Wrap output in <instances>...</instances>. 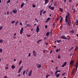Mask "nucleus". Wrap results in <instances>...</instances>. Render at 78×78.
<instances>
[{"instance_id": "54", "label": "nucleus", "mask_w": 78, "mask_h": 78, "mask_svg": "<svg viewBox=\"0 0 78 78\" xmlns=\"http://www.w3.org/2000/svg\"><path fill=\"white\" fill-rule=\"evenodd\" d=\"M46 13V11H44L43 12V14H45V13Z\"/></svg>"}, {"instance_id": "55", "label": "nucleus", "mask_w": 78, "mask_h": 78, "mask_svg": "<svg viewBox=\"0 0 78 78\" xmlns=\"http://www.w3.org/2000/svg\"><path fill=\"white\" fill-rule=\"evenodd\" d=\"M52 52H53V50H51L50 51V53H52Z\"/></svg>"}, {"instance_id": "25", "label": "nucleus", "mask_w": 78, "mask_h": 78, "mask_svg": "<svg viewBox=\"0 0 78 78\" xmlns=\"http://www.w3.org/2000/svg\"><path fill=\"white\" fill-rule=\"evenodd\" d=\"M11 2V0H8L6 3V4H8V3H9V2Z\"/></svg>"}, {"instance_id": "1", "label": "nucleus", "mask_w": 78, "mask_h": 78, "mask_svg": "<svg viewBox=\"0 0 78 78\" xmlns=\"http://www.w3.org/2000/svg\"><path fill=\"white\" fill-rule=\"evenodd\" d=\"M74 62H75L74 61V60H71L69 63V64L70 66L72 67V66H73V64L74 63Z\"/></svg>"}, {"instance_id": "24", "label": "nucleus", "mask_w": 78, "mask_h": 78, "mask_svg": "<svg viewBox=\"0 0 78 78\" xmlns=\"http://www.w3.org/2000/svg\"><path fill=\"white\" fill-rule=\"evenodd\" d=\"M78 46H76V48L75 49L74 51H76V50H78Z\"/></svg>"}, {"instance_id": "19", "label": "nucleus", "mask_w": 78, "mask_h": 78, "mask_svg": "<svg viewBox=\"0 0 78 78\" xmlns=\"http://www.w3.org/2000/svg\"><path fill=\"white\" fill-rule=\"evenodd\" d=\"M15 67L16 66L14 65H12V69H14Z\"/></svg>"}, {"instance_id": "35", "label": "nucleus", "mask_w": 78, "mask_h": 78, "mask_svg": "<svg viewBox=\"0 0 78 78\" xmlns=\"http://www.w3.org/2000/svg\"><path fill=\"white\" fill-rule=\"evenodd\" d=\"M65 66H66V64H67V62H64V63L63 64Z\"/></svg>"}, {"instance_id": "28", "label": "nucleus", "mask_w": 78, "mask_h": 78, "mask_svg": "<svg viewBox=\"0 0 78 78\" xmlns=\"http://www.w3.org/2000/svg\"><path fill=\"white\" fill-rule=\"evenodd\" d=\"M3 40H0V43H3Z\"/></svg>"}, {"instance_id": "62", "label": "nucleus", "mask_w": 78, "mask_h": 78, "mask_svg": "<svg viewBox=\"0 0 78 78\" xmlns=\"http://www.w3.org/2000/svg\"><path fill=\"white\" fill-rule=\"evenodd\" d=\"M9 66V65H8V64H6V67H8Z\"/></svg>"}, {"instance_id": "39", "label": "nucleus", "mask_w": 78, "mask_h": 78, "mask_svg": "<svg viewBox=\"0 0 78 78\" xmlns=\"http://www.w3.org/2000/svg\"><path fill=\"white\" fill-rule=\"evenodd\" d=\"M26 36H28V37H30V36H31V35H28V34H27V35H26Z\"/></svg>"}, {"instance_id": "10", "label": "nucleus", "mask_w": 78, "mask_h": 78, "mask_svg": "<svg viewBox=\"0 0 78 78\" xmlns=\"http://www.w3.org/2000/svg\"><path fill=\"white\" fill-rule=\"evenodd\" d=\"M50 34V32L48 31L46 33V35L47 36V37H48V36H49V35Z\"/></svg>"}, {"instance_id": "41", "label": "nucleus", "mask_w": 78, "mask_h": 78, "mask_svg": "<svg viewBox=\"0 0 78 78\" xmlns=\"http://www.w3.org/2000/svg\"><path fill=\"white\" fill-rule=\"evenodd\" d=\"M61 58V56H59V55H58V59H60Z\"/></svg>"}, {"instance_id": "12", "label": "nucleus", "mask_w": 78, "mask_h": 78, "mask_svg": "<svg viewBox=\"0 0 78 78\" xmlns=\"http://www.w3.org/2000/svg\"><path fill=\"white\" fill-rule=\"evenodd\" d=\"M26 26L27 27H31V25L27 24L26 25Z\"/></svg>"}, {"instance_id": "30", "label": "nucleus", "mask_w": 78, "mask_h": 78, "mask_svg": "<svg viewBox=\"0 0 78 78\" xmlns=\"http://www.w3.org/2000/svg\"><path fill=\"white\" fill-rule=\"evenodd\" d=\"M75 71V69H73L72 70V72H73V73H74Z\"/></svg>"}, {"instance_id": "22", "label": "nucleus", "mask_w": 78, "mask_h": 78, "mask_svg": "<svg viewBox=\"0 0 78 78\" xmlns=\"http://www.w3.org/2000/svg\"><path fill=\"white\" fill-rule=\"evenodd\" d=\"M59 76H60V74H58L57 75L56 77H57V78H58V77H59Z\"/></svg>"}, {"instance_id": "43", "label": "nucleus", "mask_w": 78, "mask_h": 78, "mask_svg": "<svg viewBox=\"0 0 78 78\" xmlns=\"http://www.w3.org/2000/svg\"><path fill=\"white\" fill-rule=\"evenodd\" d=\"M58 51H59V49H57L56 50V52H58Z\"/></svg>"}, {"instance_id": "4", "label": "nucleus", "mask_w": 78, "mask_h": 78, "mask_svg": "<svg viewBox=\"0 0 78 78\" xmlns=\"http://www.w3.org/2000/svg\"><path fill=\"white\" fill-rule=\"evenodd\" d=\"M33 53L34 56H35V57H36V56H37V52H36V51H33Z\"/></svg>"}, {"instance_id": "20", "label": "nucleus", "mask_w": 78, "mask_h": 78, "mask_svg": "<svg viewBox=\"0 0 78 78\" xmlns=\"http://www.w3.org/2000/svg\"><path fill=\"white\" fill-rule=\"evenodd\" d=\"M54 6H57V2H54Z\"/></svg>"}, {"instance_id": "56", "label": "nucleus", "mask_w": 78, "mask_h": 78, "mask_svg": "<svg viewBox=\"0 0 78 78\" xmlns=\"http://www.w3.org/2000/svg\"><path fill=\"white\" fill-rule=\"evenodd\" d=\"M5 69H8V67H5Z\"/></svg>"}, {"instance_id": "40", "label": "nucleus", "mask_w": 78, "mask_h": 78, "mask_svg": "<svg viewBox=\"0 0 78 78\" xmlns=\"http://www.w3.org/2000/svg\"><path fill=\"white\" fill-rule=\"evenodd\" d=\"M2 49H0V53H2Z\"/></svg>"}, {"instance_id": "3", "label": "nucleus", "mask_w": 78, "mask_h": 78, "mask_svg": "<svg viewBox=\"0 0 78 78\" xmlns=\"http://www.w3.org/2000/svg\"><path fill=\"white\" fill-rule=\"evenodd\" d=\"M76 65H75V66L76 67V71L77 70V69H78V60H77L76 62Z\"/></svg>"}, {"instance_id": "50", "label": "nucleus", "mask_w": 78, "mask_h": 78, "mask_svg": "<svg viewBox=\"0 0 78 78\" xmlns=\"http://www.w3.org/2000/svg\"><path fill=\"white\" fill-rule=\"evenodd\" d=\"M28 23V21H26V22L25 23V24H26Z\"/></svg>"}, {"instance_id": "53", "label": "nucleus", "mask_w": 78, "mask_h": 78, "mask_svg": "<svg viewBox=\"0 0 78 78\" xmlns=\"http://www.w3.org/2000/svg\"><path fill=\"white\" fill-rule=\"evenodd\" d=\"M75 10L74 9H73V13H75Z\"/></svg>"}, {"instance_id": "61", "label": "nucleus", "mask_w": 78, "mask_h": 78, "mask_svg": "<svg viewBox=\"0 0 78 78\" xmlns=\"http://www.w3.org/2000/svg\"><path fill=\"white\" fill-rule=\"evenodd\" d=\"M76 23H78V20H76Z\"/></svg>"}, {"instance_id": "45", "label": "nucleus", "mask_w": 78, "mask_h": 78, "mask_svg": "<svg viewBox=\"0 0 78 78\" xmlns=\"http://www.w3.org/2000/svg\"><path fill=\"white\" fill-rule=\"evenodd\" d=\"M45 27L46 29H47V25H45Z\"/></svg>"}, {"instance_id": "48", "label": "nucleus", "mask_w": 78, "mask_h": 78, "mask_svg": "<svg viewBox=\"0 0 78 78\" xmlns=\"http://www.w3.org/2000/svg\"><path fill=\"white\" fill-rule=\"evenodd\" d=\"M45 50L44 49L43 51V53H45Z\"/></svg>"}, {"instance_id": "60", "label": "nucleus", "mask_w": 78, "mask_h": 78, "mask_svg": "<svg viewBox=\"0 0 78 78\" xmlns=\"http://www.w3.org/2000/svg\"><path fill=\"white\" fill-rule=\"evenodd\" d=\"M64 66H65L63 64V65L62 66V67H64Z\"/></svg>"}, {"instance_id": "31", "label": "nucleus", "mask_w": 78, "mask_h": 78, "mask_svg": "<svg viewBox=\"0 0 78 78\" xmlns=\"http://www.w3.org/2000/svg\"><path fill=\"white\" fill-rule=\"evenodd\" d=\"M18 21H17L15 24L16 26H17V23H18Z\"/></svg>"}, {"instance_id": "18", "label": "nucleus", "mask_w": 78, "mask_h": 78, "mask_svg": "<svg viewBox=\"0 0 78 78\" xmlns=\"http://www.w3.org/2000/svg\"><path fill=\"white\" fill-rule=\"evenodd\" d=\"M59 10L61 12H62V11L63 10L61 8H59Z\"/></svg>"}, {"instance_id": "5", "label": "nucleus", "mask_w": 78, "mask_h": 78, "mask_svg": "<svg viewBox=\"0 0 78 78\" xmlns=\"http://www.w3.org/2000/svg\"><path fill=\"white\" fill-rule=\"evenodd\" d=\"M23 31V27H22L20 30V34H22Z\"/></svg>"}, {"instance_id": "58", "label": "nucleus", "mask_w": 78, "mask_h": 78, "mask_svg": "<svg viewBox=\"0 0 78 78\" xmlns=\"http://www.w3.org/2000/svg\"><path fill=\"white\" fill-rule=\"evenodd\" d=\"M9 14V12H7V15H8Z\"/></svg>"}, {"instance_id": "36", "label": "nucleus", "mask_w": 78, "mask_h": 78, "mask_svg": "<svg viewBox=\"0 0 78 78\" xmlns=\"http://www.w3.org/2000/svg\"><path fill=\"white\" fill-rule=\"evenodd\" d=\"M32 7L33 8H35L36 7V5H34V4H33L32 5Z\"/></svg>"}, {"instance_id": "15", "label": "nucleus", "mask_w": 78, "mask_h": 78, "mask_svg": "<svg viewBox=\"0 0 78 78\" xmlns=\"http://www.w3.org/2000/svg\"><path fill=\"white\" fill-rule=\"evenodd\" d=\"M44 2H45L44 4H47V3H48V2H49V1H48V0H45Z\"/></svg>"}, {"instance_id": "9", "label": "nucleus", "mask_w": 78, "mask_h": 78, "mask_svg": "<svg viewBox=\"0 0 78 78\" xmlns=\"http://www.w3.org/2000/svg\"><path fill=\"white\" fill-rule=\"evenodd\" d=\"M39 25L37 26L36 28V32L37 33H39Z\"/></svg>"}, {"instance_id": "44", "label": "nucleus", "mask_w": 78, "mask_h": 78, "mask_svg": "<svg viewBox=\"0 0 78 78\" xmlns=\"http://www.w3.org/2000/svg\"><path fill=\"white\" fill-rule=\"evenodd\" d=\"M50 76V75H47L46 76V78H48V76Z\"/></svg>"}, {"instance_id": "21", "label": "nucleus", "mask_w": 78, "mask_h": 78, "mask_svg": "<svg viewBox=\"0 0 78 78\" xmlns=\"http://www.w3.org/2000/svg\"><path fill=\"white\" fill-rule=\"evenodd\" d=\"M57 42L58 43H60V42H61V40H57Z\"/></svg>"}, {"instance_id": "13", "label": "nucleus", "mask_w": 78, "mask_h": 78, "mask_svg": "<svg viewBox=\"0 0 78 78\" xmlns=\"http://www.w3.org/2000/svg\"><path fill=\"white\" fill-rule=\"evenodd\" d=\"M66 23H68V25L69 26H70V23H69V20L68 21H65Z\"/></svg>"}, {"instance_id": "26", "label": "nucleus", "mask_w": 78, "mask_h": 78, "mask_svg": "<svg viewBox=\"0 0 78 78\" xmlns=\"http://www.w3.org/2000/svg\"><path fill=\"white\" fill-rule=\"evenodd\" d=\"M21 70H22V69L20 68L18 71V73H20V72H21Z\"/></svg>"}, {"instance_id": "2", "label": "nucleus", "mask_w": 78, "mask_h": 78, "mask_svg": "<svg viewBox=\"0 0 78 78\" xmlns=\"http://www.w3.org/2000/svg\"><path fill=\"white\" fill-rule=\"evenodd\" d=\"M32 72H33V70H31L28 73V75L29 76H31V74H32Z\"/></svg>"}, {"instance_id": "32", "label": "nucleus", "mask_w": 78, "mask_h": 78, "mask_svg": "<svg viewBox=\"0 0 78 78\" xmlns=\"http://www.w3.org/2000/svg\"><path fill=\"white\" fill-rule=\"evenodd\" d=\"M2 29H3V27L1 26V27H0V30H2Z\"/></svg>"}, {"instance_id": "37", "label": "nucleus", "mask_w": 78, "mask_h": 78, "mask_svg": "<svg viewBox=\"0 0 78 78\" xmlns=\"http://www.w3.org/2000/svg\"><path fill=\"white\" fill-rule=\"evenodd\" d=\"M15 23V21L13 20L12 21V23Z\"/></svg>"}, {"instance_id": "38", "label": "nucleus", "mask_w": 78, "mask_h": 78, "mask_svg": "<svg viewBox=\"0 0 78 78\" xmlns=\"http://www.w3.org/2000/svg\"><path fill=\"white\" fill-rule=\"evenodd\" d=\"M30 56H31V53H30L28 54V57H30Z\"/></svg>"}, {"instance_id": "59", "label": "nucleus", "mask_w": 78, "mask_h": 78, "mask_svg": "<svg viewBox=\"0 0 78 78\" xmlns=\"http://www.w3.org/2000/svg\"><path fill=\"white\" fill-rule=\"evenodd\" d=\"M12 14V12L11 11V12H10V15H11V14Z\"/></svg>"}, {"instance_id": "14", "label": "nucleus", "mask_w": 78, "mask_h": 78, "mask_svg": "<svg viewBox=\"0 0 78 78\" xmlns=\"http://www.w3.org/2000/svg\"><path fill=\"white\" fill-rule=\"evenodd\" d=\"M37 67L38 68H41V65L40 64H37Z\"/></svg>"}, {"instance_id": "27", "label": "nucleus", "mask_w": 78, "mask_h": 78, "mask_svg": "<svg viewBox=\"0 0 78 78\" xmlns=\"http://www.w3.org/2000/svg\"><path fill=\"white\" fill-rule=\"evenodd\" d=\"M45 44L46 45H48V43L47 42H45Z\"/></svg>"}, {"instance_id": "11", "label": "nucleus", "mask_w": 78, "mask_h": 78, "mask_svg": "<svg viewBox=\"0 0 78 78\" xmlns=\"http://www.w3.org/2000/svg\"><path fill=\"white\" fill-rule=\"evenodd\" d=\"M13 13L15 14H16V13L17 12V10L16 9H15L14 10H13Z\"/></svg>"}, {"instance_id": "42", "label": "nucleus", "mask_w": 78, "mask_h": 78, "mask_svg": "<svg viewBox=\"0 0 78 78\" xmlns=\"http://www.w3.org/2000/svg\"><path fill=\"white\" fill-rule=\"evenodd\" d=\"M55 25H56V24H55V23H54L52 25V27H55Z\"/></svg>"}, {"instance_id": "63", "label": "nucleus", "mask_w": 78, "mask_h": 78, "mask_svg": "<svg viewBox=\"0 0 78 78\" xmlns=\"http://www.w3.org/2000/svg\"><path fill=\"white\" fill-rule=\"evenodd\" d=\"M65 75V73H63V74H62V76H64V75Z\"/></svg>"}, {"instance_id": "47", "label": "nucleus", "mask_w": 78, "mask_h": 78, "mask_svg": "<svg viewBox=\"0 0 78 78\" xmlns=\"http://www.w3.org/2000/svg\"><path fill=\"white\" fill-rule=\"evenodd\" d=\"M45 22V23H48V21L47 20H46Z\"/></svg>"}, {"instance_id": "8", "label": "nucleus", "mask_w": 78, "mask_h": 78, "mask_svg": "<svg viewBox=\"0 0 78 78\" xmlns=\"http://www.w3.org/2000/svg\"><path fill=\"white\" fill-rule=\"evenodd\" d=\"M61 38L63 39H67L68 38L66 37L65 35H63L61 36Z\"/></svg>"}, {"instance_id": "49", "label": "nucleus", "mask_w": 78, "mask_h": 78, "mask_svg": "<svg viewBox=\"0 0 78 78\" xmlns=\"http://www.w3.org/2000/svg\"><path fill=\"white\" fill-rule=\"evenodd\" d=\"M71 32L72 33H74V31H73V30H71Z\"/></svg>"}, {"instance_id": "33", "label": "nucleus", "mask_w": 78, "mask_h": 78, "mask_svg": "<svg viewBox=\"0 0 78 78\" xmlns=\"http://www.w3.org/2000/svg\"><path fill=\"white\" fill-rule=\"evenodd\" d=\"M68 19H70V14L69 13H68Z\"/></svg>"}, {"instance_id": "23", "label": "nucleus", "mask_w": 78, "mask_h": 78, "mask_svg": "<svg viewBox=\"0 0 78 78\" xmlns=\"http://www.w3.org/2000/svg\"><path fill=\"white\" fill-rule=\"evenodd\" d=\"M22 60L20 61L19 63V65H20V64H21V63H22Z\"/></svg>"}, {"instance_id": "46", "label": "nucleus", "mask_w": 78, "mask_h": 78, "mask_svg": "<svg viewBox=\"0 0 78 78\" xmlns=\"http://www.w3.org/2000/svg\"><path fill=\"white\" fill-rule=\"evenodd\" d=\"M28 72V69H27L26 72V74H27V73Z\"/></svg>"}, {"instance_id": "16", "label": "nucleus", "mask_w": 78, "mask_h": 78, "mask_svg": "<svg viewBox=\"0 0 78 78\" xmlns=\"http://www.w3.org/2000/svg\"><path fill=\"white\" fill-rule=\"evenodd\" d=\"M23 6H24V2L22 3L21 5V8H22L23 7Z\"/></svg>"}, {"instance_id": "64", "label": "nucleus", "mask_w": 78, "mask_h": 78, "mask_svg": "<svg viewBox=\"0 0 78 78\" xmlns=\"http://www.w3.org/2000/svg\"><path fill=\"white\" fill-rule=\"evenodd\" d=\"M58 69V67H56L55 68L56 70H57Z\"/></svg>"}, {"instance_id": "51", "label": "nucleus", "mask_w": 78, "mask_h": 78, "mask_svg": "<svg viewBox=\"0 0 78 78\" xmlns=\"http://www.w3.org/2000/svg\"><path fill=\"white\" fill-rule=\"evenodd\" d=\"M59 19V18H57V19H56L55 20V21H57V20H58Z\"/></svg>"}, {"instance_id": "34", "label": "nucleus", "mask_w": 78, "mask_h": 78, "mask_svg": "<svg viewBox=\"0 0 78 78\" xmlns=\"http://www.w3.org/2000/svg\"><path fill=\"white\" fill-rule=\"evenodd\" d=\"M25 72H26V70H25L24 71H23V74L25 75Z\"/></svg>"}, {"instance_id": "7", "label": "nucleus", "mask_w": 78, "mask_h": 78, "mask_svg": "<svg viewBox=\"0 0 78 78\" xmlns=\"http://www.w3.org/2000/svg\"><path fill=\"white\" fill-rule=\"evenodd\" d=\"M48 8H50L51 10H53L54 9H55V7H53L50 6H48Z\"/></svg>"}, {"instance_id": "6", "label": "nucleus", "mask_w": 78, "mask_h": 78, "mask_svg": "<svg viewBox=\"0 0 78 78\" xmlns=\"http://www.w3.org/2000/svg\"><path fill=\"white\" fill-rule=\"evenodd\" d=\"M69 17L68 15H66L65 17V21H67L68 20H69V19H68V17Z\"/></svg>"}, {"instance_id": "57", "label": "nucleus", "mask_w": 78, "mask_h": 78, "mask_svg": "<svg viewBox=\"0 0 78 78\" xmlns=\"http://www.w3.org/2000/svg\"><path fill=\"white\" fill-rule=\"evenodd\" d=\"M58 71H57L55 73V75H56V74H57V73H58Z\"/></svg>"}, {"instance_id": "29", "label": "nucleus", "mask_w": 78, "mask_h": 78, "mask_svg": "<svg viewBox=\"0 0 78 78\" xmlns=\"http://www.w3.org/2000/svg\"><path fill=\"white\" fill-rule=\"evenodd\" d=\"M46 20H47L49 21V20H50V18L49 17Z\"/></svg>"}, {"instance_id": "52", "label": "nucleus", "mask_w": 78, "mask_h": 78, "mask_svg": "<svg viewBox=\"0 0 78 78\" xmlns=\"http://www.w3.org/2000/svg\"><path fill=\"white\" fill-rule=\"evenodd\" d=\"M35 20H36V21H37V22H38V20H37V19L35 18Z\"/></svg>"}, {"instance_id": "17", "label": "nucleus", "mask_w": 78, "mask_h": 78, "mask_svg": "<svg viewBox=\"0 0 78 78\" xmlns=\"http://www.w3.org/2000/svg\"><path fill=\"white\" fill-rule=\"evenodd\" d=\"M60 19H61L59 21L60 23H61V22L62 21V20H63V17L61 18V17H60Z\"/></svg>"}]
</instances>
